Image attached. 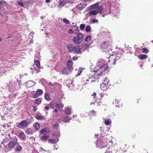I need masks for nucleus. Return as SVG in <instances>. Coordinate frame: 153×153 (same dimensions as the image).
I'll list each match as a JSON object with an SVG mask.
<instances>
[{"label": "nucleus", "mask_w": 153, "mask_h": 153, "mask_svg": "<svg viewBox=\"0 0 153 153\" xmlns=\"http://www.w3.org/2000/svg\"><path fill=\"white\" fill-rule=\"evenodd\" d=\"M96 102V101L95 100H93V102H91L90 103V105H91L92 104H94V103Z\"/></svg>", "instance_id": "nucleus-55"}, {"label": "nucleus", "mask_w": 153, "mask_h": 153, "mask_svg": "<svg viewBox=\"0 0 153 153\" xmlns=\"http://www.w3.org/2000/svg\"><path fill=\"white\" fill-rule=\"evenodd\" d=\"M72 65V62L71 60H69L67 62V69L69 71L72 70L71 67Z\"/></svg>", "instance_id": "nucleus-11"}, {"label": "nucleus", "mask_w": 153, "mask_h": 153, "mask_svg": "<svg viewBox=\"0 0 153 153\" xmlns=\"http://www.w3.org/2000/svg\"><path fill=\"white\" fill-rule=\"evenodd\" d=\"M44 129L46 133H50V131L48 128H44Z\"/></svg>", "instance_id": "nucleus-52"}, {"label": "nucleus", "mask_w": 153, "mask_h": 153, "mask_svg": "<svg viewBox=\"0 0 153 153\" xmlns=\"http://www.w3.org/2000/svg\"><path fill=\"white\" fill-rule=\"evenodd\" d=\"M90 114L92 116H95L96 114V112L93 110L90 112Z\"/></svg>", "instance_id": "nucleus-41"}, {"label": "nucleus", "mask_w": 153, "mask_h": 153, "mask_svg": "<svg viewBox=\"0 0 153 153\" xmlns=\"http://www.w3.org/2000/svg\"><path fill=\"white\" fill-rule=\"evenodd\" d=\"M99 11H101L103 9V8L101 6H100L99 7Z\"/></svg>", "instance_id": "nucleus-56"}, {"label": "nucleus", "mask_w": 153, "mask_h": 153, "mask_svg": "<svg viewBox=\"0 0 153 153\" xmlns=\"http://www.w3.org/2000/svg\"><path fill=\"white\" fill-rule=\"evenodd\" d=\"M73 39L74 42L77 44H79L81 42V41L78 39L77 37L74 36Z\"/></svg>", "instance_id": "nucleus-15"}, {"label": "nucleus", "mask_w": 153, "mask_h": 153, "mask_svg": "<svg viewBox=\"0 0 153 153\" xmlns=\"http://www.w3.org/2000/svg\"><path fill=\"white\" fill-rule=\"evenodd\" d=\"M53 135L56 137H59V131L53 134Z\"/></svg>", "instance_id": "nucleus-39"}, {"label": "nucleus", "mask_w": 153, "mask_h": 153, "mask_svg": "<svg viewBox=\"0 0 153 153\" xmlns=\"http://www.w3.org/2000/svg\"><path fill=\"white\" fill-rule=\"evenodd\" d=\"M36 118L39 120H45V118L44 116L37 115L36 116Z\"/></svg>", "instance_id": "nucleus-21"}, {"label": "nucleus", "mask_w": 153, "mask_h": 153, "mask_svg": "<svg viewBox=\"0 0 153 153\" xmlns=\"http://www.w3.org/2000/svg\"><path fill=\"white\" fill-rule=\"evenodd\" d=\"M48 105H49V107L50 108H54V105L52 102H51Z\"/></svg>", "instance_id": "nucleus-45"}, {"label": "nucleus", "mask_w": 153, "mask_h": 153, "mask_svg": "<svg viewBox=\"0 0 153 153\" xmlns=\"http://www.w3.org/2000/svg\"><path fill=\"white\" fill-rule=\"evenodd\" d=\"M43 92L42 90L38 89L36 91L33 92V97L34 98H36L42 94Z\"/></svg>", "instance_id": "nucleus-7"}, {"label": "nucleus", "mask_w": 153, "mask_h": 153, "mask_svg": "<svg viewBox=\"0 0 153 153\" xmlns=\"http://www.w3.org/2000/svg\"><path fill=\"white\" fill-rule=\"evenodd\" d=\"M80 75V73H78L76 75V76H79V75Z\"/></svg>", "instance_id": "nucleus-64"}, {"label": "nucleus", "mask_w": 153, "mask_h": 153, "mask_svg": "<svg viewBox=\"0 0 153 153\" xmlns=\"http://www.w3.org/2000/svg\"><path fill=\"white\" fill-rule=\"evenodd\" d=\"M98 11L97 10H94L89 11L87 14V15L90 16H95L98 13Z\"/></svg>", "instance_id": "nucleus-9"}, {"label": "nucleus", "mask_w": 153, "mask_h": 153, "mask_svg": "<svg viewBox=\"0 0 153 153\" xmlns=\"http://www.w3.org/2000/svg\"><path fill=\"white\" fill-rule=\"evenodd\" d=\"M91 30V28L90 26L89 25H88L86 26L85 30L87 32H89Z\"/></svg>", "instance_id": "nucleus-35"}, {"label": "nucleus", "mask_w": 153, "mask_h": 153, "mask_svg": "<svg viewBox=\"0 0 153 153\" xmlns=\"http://www.w3.org/2000/svg\"><path fill=\"white\" fill-rule=\"evenodd\" d=\"M98 4L97 3H95L92 5L91 7V9H94L95 8H96L98 7Z\"/></svg>", "instance_id": "nucleus-33"}, {"label": "nucleus", "mask_w": 153, "mask_h": 153, "mask_svg": "<svg viewBox=\"0 0 153 153\" xmlns=\"http://www.w3.org/2000/svg\"><path fill=\"white\" fill-rule=\"evenodd\" d=\"M57 111H58V110L56 109H55V110H54L53 111V112H57Z\"/></svg>", "instance_id": "nucleus-62"}, {"label": "nucleus", "mask_w": 153, "mask_h": 153, "mask_svg": "<svg viewBox=\"0 0 153 153\" xmlns=\"http://www.w3.org/2000/svg\"><path fill=\"white\" fill-rule=\"evenodd\" d=\"M71 119V118L70 116H66L64 117L62 120V121L65 123L69 122L70 120Z\"/></svg>", "instance_id": "nucleus-13"}, {"label": "nucleus", "mask_w": 153, "mask_h": 153, "mask_svg": "<svg viewBox=\"0 0 153 153\" xmlns=\"http://www.w3.org/2000/svg\"><path fill=\"white\" fill-rule=\"evenodd\" d=\"M41 101L42 99L41 98H38L35 100L34 103L39 105L41 102Z\"/></svg>", "instance_id": "nucleus-27"}, {"label": "nucleus", "mask_w": 153, "mask_h": 153, "mask_svg": "<svg viewBox=\"0 0 153 153\" xmlns=\"http://www.w3.org/2000/svg\"><path fill=\"white\" fill-rule=\"evenodd\" d=\"M78 58L77 57L74 56L73 57V60H75L77 59Z\"/></svg>", "instance_id": "nucleus-57"}, {"label": "nucleus", "mask_w": 153, "mask_h": 153, "mask_svg": "<svg viewBox=\"0 0 153 153\" xmlns=\"http://www.w3.org/2000/svg\"><path fill=\"white\" fill-rule=\"evenodd\" d=\"M40 132L42 134L45 135L46 133L45 131L44 128H43L40 131Z\"/></svg>", "instance_id": "nucleus-46"}, {"label": "nucleus", "mask_w": 153, "mask_h": 153, "mask_svg": "<svg viewBox=\"0 0 153 153\" xmlns=\"http://www.w3.org/2000/svg\"><path fill=\"white\" fill-rule=\"evenodd\" d=\"M108 86V85H106V84L102 83L100 84V88L103 90L107 89Z\"/></svg>", "instance_id": "nucleus-16"}, {"label": "nucleus", "mask_w": 153, "mask_h": 153, "mask_svg": "<svg viewBox=\"0 0 153 153\" xmlns=\"http://www.w3.org/2000/svg\"><path fill=\"white\" fill-rule=\"evenodd\" d=\"M85 7L86 5L85 4H82L81 3L79 4L76 6L77 9L80 10L83 9Z\"/></svg>", "instance_id": "nucleus-10"}, {"label": "nucleus", "mask_w": 153, "mask_h": 153, "mask_svg": "<svg viewBox=\"0 0 153 153\" xmlns=\"http://www.w3.org/2000/svg\"><path fill=\"white\" fill-rule=\"evenodd\" d=\"M59 6L60 7L63 6L65 4V2L63 0H59Z\"/></svg>", "instance_id": "nucleus-32"}, {"label": "nucleus", "mask_w": 153, "mask_h": 153, "mask_svg": "<svg viewBox=\"0 0 153 153\" xmlns=\"http://www.w3.org/2000/svg\"><path fill=\"white\" fill-rule=\"evenodd\" d=\"M138 57L139 58L141 59H146L147 57V56L146 55L141 54L138 56Z\"/></svg>", "instance_id": "nucleus-25"}, {"label": "nucleus", "mask_w": 153, "mask_h": 153, "mask_svg": "<svg viewBox=\"0 0 153 153\" xmlns=\"http://www.w3.org/2000/svg\"><path fill=\"white\" fill-rule=\"evenodd\" d=\"M91 22L93 23H97L98 22V20L96 19H94L91 21Z\"/></svg>", "instance_id": "nucleus-48"}, {"label": "nucleus", "mask_w": 153, "mask_h": 153, "mask_svg": "<svg viewBox=\"0 0 153 153\" xmlns=\"http://www.w3.org/2000/svg\"><path fill=\"white\" fill-rule=\"evenodd\" d=\"M89 47V45L87 44L83 45L82 46V48L83 49H87Z\"/></svg>", "instance_id": "nucleus-42"}, {"label": "nucleus", "mask_w": 153, "mask_h": 153, "mask_svg": "<svg viewBox=\"0 0 153 153\" xmlns=\"http://www.w3.org/2000/svg\"><path fill=\"white\" fill-rule=\"evenodd\" d=\"M85 27V25L84 24H81L80 25V29L82 30H83Z\"/></svg>", "instance_id": "nucleus-44"}, {"label": "nucleus", "mask_w": 153, "mask_h": 153, "mask_svg": "<svg viewBox=\"0 0 153 153\" xmlns=\"http://www.w3.org/2000/svg\"><path fill=\"white\" fill-rule=\"evenodd\" d=\"M56 107L58 108H61L64 107L62 103L58 104L56 103Z\"/></svg>", "instance_id": "nucleus-37"}, {"label": "nucleus", "mask_w": 153, "mask_h": 153, "mask_svg": "<svg viewBox=\"0 0 153 153\" xmlns=\"http://www.w3.org/2000/svg\"><path fill=\"white\" fill-rule=\"evenodd\" d=\"M33 108L32 109V110L33 111L35 112L37 110L36 106H33Z\"/></svg>", "instance_id": "nucleus-53"}, {"label": "nucleus", "mask_w": 153, "mask_h": 153, "mask_svg": "<svg viewBox=\"0 0 153 153\" xmlns=\"http://www.w3.org/2000/svg\"><path fill=\"white\" fill-rule=\"evenodd\" d=\"M49 137V136L46 135H44L40 137V139L43 140H45L48 139Z\"/></svg>", "instance_id": "nucleus-24"}, {"label": "nucleus", "mask_w": 153, "mask_h": 153, "mask_svg": "<svg viewBox=\"0 0 153 153\" xmlns=\"http://www.w3.org/2000/svg\"><path fill=\"white\" fill-rule=\"evenodd\" d=\"M68 32L70 34H73L74 33V31L71 29H70L68 30Z\"/></svg>", "instance_id": "nucleus-43"}, {"label": "nucleus", "mask_w": 153, "mask_h": 153, "mask_svg": "<svg viewBox=\"0 0 153 153\" xmlns=\"http://www.w3.org/2000/svg\"><path fill=\"white\" fill-rule=\"evenodd\" d=\"M8 143V146L10 149H12L18 143V139L16 137H14Z\"/></svg>", "instance_id": "nucleus-3"}, {"label": "nucleus", "mask_w": 153, "mask_h": 153, "mask_svg": "<svg viewBox=\"0 0 153 153\" xmlns=\"http://www.w3.org/2000/svg\"><path fill=\"white\" fill-rule=\"evenodd\" d=\"M51 0H45V2L47 3H49L50 2Z\"/></svg>", "instance_id": "nucleus-60"}, {"label": "nucleus", "mask_w": 153, "mask_h": 153, "mask_svg": "<svg viewBox=\"0 0 153 153\" xmlns=\"http://www.w3.org/2000/svg\"><path fill=\"white\" fill-rule=\"evenodd\" d=\"M8 35H9V36L7 38V39H9V38H11V36H12V35L11 34H9Z\"/></svg>", "instance_id": "nucleus-59"}, {"label": "nucleus", "mask_w": 153, "mask_h": 153, "mask_svg": "<svg viewBox=\"0 0 153 153\" xmlns=\"http://www.w3.org/2000/svg\"><path fill=\"white\" fill-rule=\"evenodd\" d=\"M53 126L54 129H55L56 128V129H58L59 128V125L58 124H56L53 125Z\"/></svg>", "instance_id": "nucleus-47"}, {"label": "nucleus", "mask_w": 153, "mask_h": 153, "mask_svg": "<svg viewBox=\"0 0 153 153\" xmlns=\"http://www.w3.org/2000/svg\"><path fill=\"white\" fill-rule=\"evenodd\" d=\"M71 111V108L69 107H67L65 108L64 112L66 114H70Z\"/></svg>", "instance_id": "nucleus-18"}, {"label": "nucleus", "mask_w": 153, "mask_h": 153, "mask_svg": "<svg viewBox=\"0 0 153 153\" xmlns=\"http://www.w3.org/2000/svg\"><path fill=\"white\" fill-rule=\"evenodd\" d=\"M26 133L29 134H31L33 133V131L32 129L30 128H27L26 130Z\"/></svg>", "instance_id": "nucleus-31"}, {"label": "nucleus", "mask_w": 153, "mask_h": 153, "mask_svg": "<svg viewBox=\"0 0 153 153\" xmlns=\"http://www.w3.org/2000/svg\"><path fill=\"white\" fill-rule=\"evenodd\" d=\"M108 46V44L107 41H104L101 44V48L102 51L103 52H105L106 53H108V51H106L105 50L107 48Z\"/></svg>", "instance_id": "nucleus-5"}, {"label": "nucleus", "mask_w": 153, "mask_h": 153, "mask_svg": "<svg viewBox=\"0 0 153 153\" xmlns=\"http://www.w3.org/2000/svg\"><path fill=\"white\" fill-rule=\"evenodd\" d=\"M50 108V107H49V105L48 104H47L44 108V111H48L49 110Z\"/></svg>", "instance_id": "nucleus-40"}, {"label": "nucleus", "mask_w": 153, "mask_h": 153, "mask_svg": "<svg viewBox=\"0 0 153 153\" xmlns=\"http://www.w3.org/2000/svg\"><path fill=\"white\" fill-rule=\"evenodd\" d=\"M33 126L34 127L36 130H38L40 127V125L38 123H34L33 125Z\"/></svg>", "instance_id": "nucleus-17"}, {"label": "nucleus", "mask_w": 153, "mask_h": 153, "mask_svg": "<svg viewBox=\"0 0 153 153\" xmlns=\"http://www.w3.org/2000/svg\"><path fill=\"white\" fill-rule=\"evenodd\" d=\"M102 83L106 84V85H108L109 84V80L106 77H104L103 79H102Z\"/></svg>", "instance_id": "nucleus-20"}, {"label": "nucleus", "mask_w": 153, "mask_h": 153, "mask_svg": "<svg viewBox=\"0 0 153 153\" xmlns=\"http://www.w3.org/2000/svg\"><path fill=\"white\" fill-rule=\"evenodd\" d=\"M103 120V123H104L106 126H108L110 125L111 123V120L110 119L105 118V117H102Z\"/></svg>", "instance_id": "nucleus-8"}, {"label": "nucleus", "mask_w": 153, "mask_h": 153, "mask_svg": "<svg viewBox=\"0 0 153 153\" xmlns=\"http://www.w3.org/2000/svg\"><path fill=\"white\" fill-rule=\"evenodd\" d=\"M16 147L15 149V151L16 152L20 151L22 149V147L21 146H20L18 143V144L16 145Z\"/></svg>", "instance_id": "nucleus-19"}, {"label": "nucleus", "mask_w": 153, "mask_h": 153, "mask_svg": "<svg viewBox=\"0 0 153 153\" xmlns=\"http://www.w3.org/2000/svg\"><path fill=\"white\" fill-rule=\"evenodd\" d=\"M123 52L122 49L120 48H115V54L117 55L115 56V59H118L121 56V54Z\"/></svg>", "instance_id": "nucleus-6"}, {"label": "nucleus", "mask_w": 153, "mask_h": 153, "mask_svg": "<svg viewBox=\"0 0 153 153\" xmlns=\"http://www.w3.org/2000/svg\"><path fill=\"white\" fill-rule=\"evenodd\" d=\"M19 138L22 140H23L25 139V134L23 132H22L19 134Z\"/></svg>", "instance_id": "nucleus-23"}, {"label": "nucleus", "mask_w": 153, "mask_h": 153, "mask_svg": "<svg viewBox=\"0 0 153 153\" xmlns=\"http://www.w3.org/2000/svg\"><path fill=\"white\" fill-rule=\"evenodd\" d=\"M16 5L20 6L21 7L25 8L24 7V3L23 2L18 1H16Z\"/></svg>", "instance_id": "nucleus-22"}, {"label": "nucleus", "mask_w": 153, "mask_h": 153, "mask_svg": "<svg viewBox=\"0 0 153 153\" xmlns=\"http://www.w3.org/2000/svg\"><path fill=\"white\" fill-rule=\"evenodd\" d=\"M91 38V36L90 35L87 36L85 38V40L86 42H88L90 40V39Z\"/></svg>", "instance_id": "nucleus-36"}, {"label": "nucleus", "mask_w": 153, "mask_h": 153, "mask_svg": "<svg viewBox=\"0 0 153 153\" xmlns=\"http://www.w3.org/2000/svg\"><path fill=\"white\" fill-rule=\"evenodd\" d=\"M96 94V93L95 92H94L93 93V94H91V96H93V98L94 99L95 98V96Z\"/></svg>", "instance_id": "nucleus-54"}, {"label": "nucleus", "mask_w": 153, "mask_h": 153, "mask_svg": "<svg viewBox=\"0 0 153 153\" xmlns=\"http://www.w3.org/2000/svg\"><path fill=\"white\" fill-rule=\"evenodd\" d=\"M104 132H101V135H102V137H103V136L102 135L103 134H104ZM104 137V136H103Z\"/></svg>", "instance_id": "nucleus-63"}, {"label": "nucleus", "mask_w": 153, "mask_h": 153, "mask_svg": "<svg viewBox=\"0 0 153 153\" xmlns=\"http://www.w3.org/2000/svg\"><path fill=\"white\" fill-rule=\"evenodd\" d=\"M45 98L46 100L48 101L50 100V97L48 94L47 93H45Z\"/></svg>", "instance_id": "nucleus-30"}, {"label": "nucleus", "mask_w": 153, "mask_h": 153, "mask_svg": "<svg viewBox=\"0 0 153 153\" xmlns=\"http://www.w3.org/2000/svg\"><path fill=\"white\" fill-rule=\"evenodd\" d=\"M19 77L20 78L21 77V75H20V74L18 75L16 77V79L17 82H18V83H19V82H20V80H19V79H18Z\"/></svg>", "instance_id": "nucleus-50"}, {"label": "nucleus", "mask_w": 153, "mask_h": 153, "mask_svg": "<svg viewBox=\"0 0 153 153\" xmlns=\"http://www.w3.org/2000/svg\"><path fill=\"white\" fill-rule=\"evenodd\" d=\"M78 27H76L75 28V33L76 34H78L79 32Z\"/></svg>", "instance_id": "nucleus-49"}, {"label": "nucleus", "mask_w": 153, "mask_h": 153, "mask_svg": "<svg viewBox=\"0 0 153 153\" xmlns=\"http://www.w3.org/2000/svg\"><path fill=\"white\" fill-rule=\"evenodd\" d=\"M27 122L25 120H23L20 122L17 126L21 129H23L27 127L28 126Z\"/></svg>", "instance_id": "nucleus-4"}, {"label": "nucleus", "mask_w": 153, "mask_h": 153, "mask_svg": "<svg viewBox=\"0 0 153 153\" xmlns=\"http://www.w3.org/2000/svg\"><path fill=\"white\" fill-rule=\"evenodd\" d=\"M101 97H104L105 96H106L107 95L105 94H102L100 95Z\"/></svg>", "instance_id": "nucleus-58"}, {"label": "nucleus", "mask_w": 153, "mask_h": 153, "mask_svg": "<svg viewBox=\"0 0 153 153\" xmlns=\"http://www.w3.org/2000/svg\"><path fill=\"white\" fill-rule=\"evenodd\" d=\"M108 139H107L106 141L105 142L103 140L98 141L96 143V147H98L100 148H104L106 149L105 153H114V147H112L111 149L110 148H108L107 149V142L109 141Z\"/></svg>", "instance_id": "nucleus-2"}, {"label": "nucleus", "mask_w": 153, "mask_h": 153, "mask_svg": "<svg viewBox=\"0 0 153 153\" xmlns=\"http://www.w3.org/2000/svg\"><path fill=\"white\" fill-rule=\"evenodd\" d=\"M59 140V139L57 138L56 139H54L53 138V139H50L48 140L49 142L51 143H55L58 141Z\"/></svg>", "instance_id": "nucleus-14"}, {"label": "nucleus", "mask_w": 153, "mask_h": 153, "mask_svg": "<svg viewBox=\"0 0 153 153\" xmlns=\"http://www.w3.org/2000/svg\"><path fill=\"white\" fill-rule=\"evenodd\" d=\"M63 22L67 24H69L71 23V22L66 18H64L63 19Z\"/></svg>", "instance_id": "nucleus-38"}, {"label": "nucleus", "mask_w": 153, "mask_h": 153, "mask_svg": "<svg viewBox=\"0 0 153 153\" xmlns=\"http://www.w3.org/2000/svg\"><path fill=\"white\" fill-rule=\"evenodd\" d=\"M77 35V37L81 41L83 40L84 38L82 36V34L81 33H78Z\"/></svg>", "instance_id": "nucleus-26"}, {"label": "nucleus", "mask_w": 153, "mask_h": 153, "mask_svg": "<svg viewBox=\"0 0 153 153\" xmlns=\"http://www.w3.org/2000/svg\"><path fill=\"white\" fill-rule=\"evenodd\" d=\"M68 69L65 68L63 69L62 71V74H68Z\"/></svg>", "instance_id": "nucleus-34"}, {"label": "nucleus", "mask_w": 153, "mask_h": 153, "mask_svg": "<svg viewBox=\"0 0 153 153\" xmlns=\"http://www.w3.org/2000/svg\"><path fill=\"white\" fill-rule=\"evenodd\" d=\"M107 68V65L100 61L99 62L98 65L94 70L91 71L92 73L90 74V76L89 75V77L87 76L83 78V80L85 82L84 84L86 85L95 82L94 79L96 78V77L97 76H100L102 75H104L105 74L103 73V72L106 71Z\"/></svg>", "instance_id": "nucleus-1"}, {"label": "nucleus", "mask_w": 153, "mask_h": 153, "mask_svg": "<svg viewBox=\"0 0 153 153\" xmlns=\"http://www.w3.org/2000/svg\"><path fill=\"white\" fill-rule=\"evenodd\" d=\"M143 52L144 53H146L148 52V50L146 48H143Z\"/></svg>", "instance_id": "nucleus-51"}, {"label": "nucleus", "mask_w": 153, "mask_h": 153, "mask_svg": "<svg viewBox=\"0 0 153 153\" xmlns=\"http://www.w3.org/2000/svg\"><path fill=\"white\" fill-rule=\"evenodd\" d=\"M3 1H0V5L3 4Z\"/></svg>", "instance_id": "nucleus-61"}, {"label": "nucleus", "mask_w": 153, "mask_h": 153, "mask_svg": "<svg viewBox=\"0 0 153 153\" xmlns=\"http://www.w3.org/2000/svg\"><path fill=\"white\" fill-rule=\"evenodd\" d=\"M74 47H72V45H68L67 46L68 49L70 52H72L73 51L74 49L72 48H74Z\"/></svg>", "instance_id": "nucleus-28"}, {"label": "nucleus", "mask_w": 153, "mask_h": 153, "mask_svg": "<svg viewBox=\"0 0 153 153\" xmlns=\"http://www.w3.org/2000/svg\"><path fill=\"white\" fill-rule=\"evenodd\" d=\"M73 51H74L76 52V54H81V52L80 50V48L78 47H74V48Z\"/></svg>", "instance_id": "nucleus-12"}, {"label": "nucleus", "mask_w": 153, "mask_h": 153, "mask_svg": "<svg viewBox=\"0 0 153 153\" xmlns=\"http://www.w3.org/2000/svg\"><path fill=\"white\" fill-rule=\"evenodd\" d=\"M34 63L36 66L37 68H40V64L38 60H36L34 61Z\"/></svg>", "instance_id": "nucleus-29"}]
</instances>
